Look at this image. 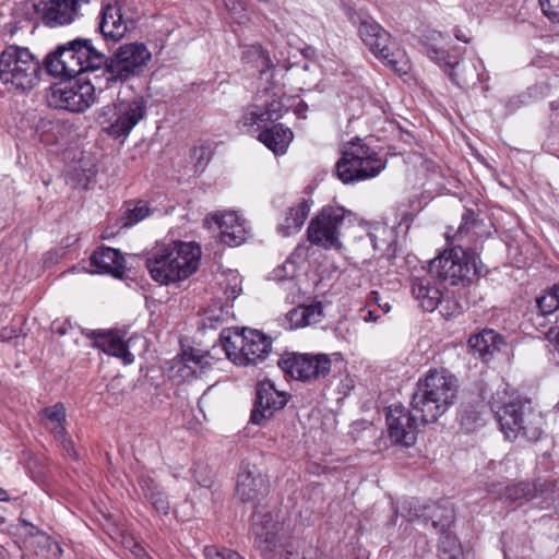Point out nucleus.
<instances>
[{
    "mask_svg": "<svg viewBox=\"0 0 559 559\" xmlns=\"http://www.w3.org/2000/svg\"><path fill=\"white\" fill-rule=\"evenodd\" d=\"M269 492L266 477L255 465L242 464L237 477L236 493L242 502H259Z\"/></svg>",
    "mask_w": 559,
    "mask_h": 559,
    "instance_id": "obj_18",
    "label": "nucleus"
},
{
    "mask_svg": "<svg viewBox=\"0 0 559 559\" xmlns=\"http://www.w3.org/2000/svg\"><path fill=\"white\" fill-rule=\"evenodd\" d=\"M537 307L542 316L551 314L559 309V300L547 293L537 299Z\"/></svg>",
    "mask_w": 559,
    "mask_h": 559,
    "instance_id": "obj_45",
    "label": "nucleus"
},
{
    "mask_svg": "<svg viewBox=\"0 0 559 559\" xmlns=\"http://www.w3.org/2000/svg\"><path fill=\"white\" fill-rule=\"evenodd\" d=\"M311 203L308 200H301L290 206L284 214L282 222L277 226V231L288 237L297 234L305 224L309 215Z\"/></svg>",
    "mask_w": 559,
    "mask_h": 559,
    "instance_id": "obj_28",
    "label": "nucleus"
},
{
    "mask_svg": "<svg viewBox=\"0 0 559 559\" xmlns=\"http://www.w3.org/2000/svg\"><path fill=\"white\" fill-rule=\"evenodd\" d=\"M209 151L204 146L194 147L192 150V158L197 159L198 164H201V162L205 158H207Z\"/></svg>",
    "mask_w": 559,
    "mask_h": 559,
    "instance_id": "obj_52",
    "label": "nucleus"
},
{
    "mask_svg": "<svg viewBox=\"0 0 559 559\" xmlns=\"http://www.w3.org/2000/svg\"><path fill=\"white\" fill-rule=\"evenodd\" d=\"M97 273L111 274L121 277L124 272V259L119 250L110 247L98 248L90 258Z\"/></svg>",
    "mask_w": 559,
    "mask_h": 559,
    "instance_id": "obj_26",
    "label": "nucleus"
},
{
    "mask_svg": "<svg viewBox=\"0 0 559 559\" xmlns=\"http://www.w3.org/2000/svg\"><path fill=\"white\" fill-rule=\"evenodd\" d=\"M264 49L260 45H251L247 47L242 52V60L243 62L248 64H253V62L257 60L259 56H261V52Z\"/></svg>",
    "mask_w": 559,
    "mask_h": 559,
    "instance_id": "obj_48",
    "label": "nucleus"
},
{
    "mask_svg": "<svg viewBox=\"0 0 559 559\" xmlns=\"http://www.w3.org/2000/svg\"><path fill=\"white\" fill-rule=\"evenodd\" d=\"M146 102L136 96L120 99L104 106L97 116L102 130L114 139L127 138L132 129L145 118Z\"/></svg>",
    "mask_w": 559,
    "mask_h": 559,
    "instance_id": "obj_7",
    "label": "nucleus"
},
{
    "mask_svg": "<svg viewBox=\"0 0 559 559\" xmlns=\"http://www.w3.org/2000/svg\"><path fill=\"white\" fill-rule=\"evenodd\" d=\"M323 318V307L320 302L300 305L293 308L286 314L287 329L295 330L316 324Z\"/></svg>",
    "mask_w": 559,
    "mask_h": 559,
    "instance_id": "obj_29",
    "label": "nucleus"
},
{
    "mask_svg": "<svg viewBox=\"0 0 559 559\" xmlns=\"http://www.w3.org/2000/svg\"><path fill=\"white\" fill-rule=\"evenodd\" d=\"M204 222L205 224L215 223L219 228L222 242L228 246L243 243L250 234L247 221L235 211L211 213Z\"/></svg>",
    "mask_w": 559,
    "mask_h": 559,
    "instance_id": "obj_17",
    "label": "nucleus"
},
{
    "mask_svg": "<svg viewBox=\"0 0 559 559\" xmlns=\"http://www.w3.org/2000/svg\"><path fill=\"white\" fill-rule=\"evenodd\" d=\"M19 532L23 537L25 548L29 549L35 555L48 559L58 558L61 555L62 548L60 545L26 520L20 521Z\"/></svg>",
    "mask_w": 559,
    "mask_h": 559,
    "instance_id": "obj_20",
    "label": "nucleus"
},
{
    "mask_svg": "<svg viewBox=\"0 0 559 559\" xmlns=\"http://www.w3.org/2000/svg\"><path fill=\"white\" fill-rule=\"evenodd\" d=\"M241 280L236 273H230L224 286V294L226 296L227 302L229 300H235L241 294Z\"/></svg>",
    "mask_w": 559,
    "mask_h": 559,
    "instance_id": "obj_44",
    "label": "nucleus"
},
{
    "mask_svg": "<svg viewBox=\"0 0 559 559\" xmlns=\"http://www.w3.org/2000/svg\"><path fill=\"white\" fill-rule=\"evenodd\" d=\"M231 306L221 300L213 301L203 312V325L210 329H216L224 323L230 316Z\"/></svg>",
    "mask_w": 559,
    "mask_h": 559,
    "instance_id": "obj_34",
    "label": "nucleus"
},
{
    "mask_svg": "<svg viewBox=\"0 0 559 559\" xmlns=\"http://www.w3.org/2000/svg\"><path fill=\"white\" fill-rule=\"evenodd\" d=\"M201 248L193 242L156 246L146 259V267L155 282L163 285L188 278L199 267Z\"/></svg>",
    "mask_w": 559,
    "mask_h": 559,
    "instance_id": "obj_2",
    "label": "nucleus"
},
{
    "mask_svg": "<svg viewBox=\"0 0 559 559\" xmlns=\"http://www.w3.org/2000/svg\"><path fill=\"white\" fill-rule=\"evenodd\" d=\"M345 221L343 207H324L308 226V240L324 249H340V236Z\"/></svg>",
    "mask_w": 559,
    "mask_h": 559,
    "instance_id": "obj_13",
    "label": "nucleus"
},
{
    "mask_svg": "<svg viewBox=\"0 0 559 559\" xmlns=\"http://www.w3.org/2000/svg\"><path fill=\"white\" fill-rule=\"evenodd\" d=\"M44 426L55 438H62L66 435V407L62 403H56L41 412Z\"/></svg>",
    "mask_w": 559,
    "mask_h": 559,
    "instance_id": "obj_32",
    "label": "nucleus"
},
{
    "mask_svg": "<svg viewBox=\"0 0 559 559\" xmlns=\"http://www.w3.org/2000/svg\"><path fill=\"white\" fill-rule=\"evenodd\" d=\"M277 107L278 104L272 103L264 112H247L242 116L241 123L246 127H261L262 124H265L267 121H272L280 117V115L277 114Z\"/></svg>",
    "mask_w": 559,
    "mask_h": 559,
    "instance_id": "obj_37",
    "label": "nucleus"
},
{
    "mask_svg": "<svg viewBox=\"0 0 559 559\" xmlns=\"http://www.w3.org/2000/svg\"><path fill=\"white\" fill-rule=\"evenodd\" d=\"M152 55L144 44L132 43L120 46L110 57H107L106 64L95 76L98 90L111 87L114 84L126 82L139 75Z\"/></svg>",
    "mask_w": 559,
    "mask_h": 559,
    "instance_id": "obj_6",
    "label": "nucleus"
},
{
    "mask_svg": "<svg viewBox=\"0 0 559 559\" xmlns=\"http://www.w3.org/2000/svg\"><path fill=\"white\" fill-rule=\"evenodd\" d=\"M369 237L377 251L385 252L391 247L392 231L386 227L377 228Z\"/></svg>",
    "mask_w": 559,
    "mask_h": 559,
    "instance_id": "obj_42",
    "label": "nucleus"
},
{
    "mask_svg": "<svg viewBox=\"0 0 559 559\" xmlns=\"http://www.w3.org/2000/svg\"><path fill=\"white\" fill-rule=\"evenodd\" d=\"M442 298L441 292L436 287L421 286V310L432 312Z\"/></svg>",
    "mask_w": 559,
    "mask_h": 559,
    "instance_id": "obj_41",
    "label": "nucleus"
},
{
    "mask_svg": "<svg viewBox=\"0 0 559 559\" xmlns=\"http://www.w3.org/2000/svg\"><path fill=\"white\" fill-rule=\"evenodd\" d=\"M63 130V126L59 120H40L38 126V135L40 142L45 144H55L59 142V135Z\"/></svg>",
    "mask_w": 559,
    "mask_h": 559,
    "instance_id": "obj_38",
    "label": "nucleus"
},
{
    "mask_svg": "<svg viewBox=\"0 0 559 559\" xmlns=\"http://www.w3.org/2000/svg\"><path fill=\"white\" fill-rule=\"evenodd\" d=\"M384 168L385 160L360 138L344 144L335 165L337 178L346 185L374 178Z\"/></svg>",
    "mask_w": 559,
    "mask_h": 559,
    "instance_id": "obj_4",
    "label": "nucleus"
},
{
    "mask_svg": "<svg viewBox=\"0 0 559 559\" xmlns=\"http://www.w3.org/2000/svg\"><path fill=\"white\" fill-rule=\"evenodd\" d=\"M138 483L142 493L154 509L160 514H168L170 509L169 501L154 479L147 475H141Z\"/></svg>",
    "mask_w": 559,
    "mask_h": 559,
    "instance_id": "obj_31",
    "label": "nucleus"
},
{
    "mask_svg": "<svg viewBox=\"0 0 559 559\" xmlns=\"http://www.w3.org/2000/svg\"><path fill=\"white\" fill-rule=\"evenodd\" d=\"M429 272L437 277L456 285L479 274L475 257L469 254L461 245L443 251L429 262Z\"/></svg>",
    "mask_w": 559,
    "mask_h": 559,
    "instance_id": "obj_11",
    "label": "nucleus"
},
{
    "mask_svg": "<svg viewBox=\"0 0 559 559\" xmlns=\"http://www.w3.org/2000/svg\"><path fill=\"white\" fill-rule=\"evenodd\" d=\"M150 214L151 210L145 202L129 203L120 218L121 227L129 228L146 218Z\"/></svg>",
    "mask_w": 559,
    "mask_h": 559,
    "instance_id": "obj_36",
    "label": "nucleus"
},
{
    "mask_svg": "<svg viewBox=\"0 0 559 559\" xmlns=\"http://www.w3.org/2000/svg\"><path fill=\"white\" fill-rule=\"evenodd\" d=\"M358 32L364 44L377 58L386 61L396 71L406 73V70L397 68L391 35L376 20L370 16L361 17Z\"/></svg>",
    "mask_w": 559,
    "mask_h": 559,
    "instance_id": "obj_15",
    "label": "nucleus"
},
{
    "mask_svg": "<svg viewBox=\"0 0 559 559\" xmlns=\"http://www.w3.org/2000/svg\"><path fill=\"white\" fill-rule=\"evenodd\" d=\"M258 139L275 155H283L293 141L294 133L289 128L278 123L261 131Z\"/></svg>",
    "mask_w": 559,
    "mask_h": 559,
    "instance_id": "obj_30",
    "label": "nucleus"
},
{
    "mask_svg": "<svg viewBox=\"0 0 559 559\" xmlns=\"http://www.w3.org/2000/svg\"><path fill=\"white\" fill-rule=\"evenodd\" d=\"M98 88L94 78H80L76 82L57 84L51 88L49 104L72 112H82L95 102Z\"/></svg>",
    "mask_w": 559,
    "mask_h": 559,
    "instance_id": "obj_12",
    "label": "nucleus"
},
{
    "mask_svg": "<svg viewBox=\"0 0 559 559\" xmlns=\"http://www.w3.org/2000/svg\"><path fill=\"white\" fill-rule=\"evenodd\" d=\"M91 336L95 345L104 353L121 358L126 365L133 362L134 356L129 352L128 344L118 332L93 331Z\"/></svg>",
    "mask_w": 559,
    "mask_h": 559,
    "instance_id": "obj_25",
    "label": "nucleus"
},
{
    "mask_svg": "<svg viewBox=\"0 0 559 559\" xmlns=\"http://www.w3.org/2000/svg\"><path fill=\"white\" fill-rule=\"evenodd\" d=\"M460 423L465 431L473 432L484 426L485 419L479 411L474 407H466L460 414Z\"/></svg>",
    "mask_w": 559,
    "mask_h": 559,
    "instance_id": "obj_39",
    "label": "nucleus"
},
{
    "mask_svg": "<svg viewBox=\"0 0 559 559\" xmlns=\"http://www.w3.org/2000/svg\"><path fill=\"white\" fill-rule=\"evenodd\" d=\"M496 396L491 401L500 430L504 438L514 441L522 437L527 441H537L543 435L544 418L528 403L520 400H510L501 405Z\"/></svg>",
    "mask_w": 559,
    "mask_h": 559,
    "instance_id": "obj_3",
    "label": "nucleus"
},
{
    "mask_svg": "<svg viewBox=\"0 0 559 559\" xmlns=\"http://www.w3.org/2000/svg\"><path fill=\"white\" fill-rule=\"evenodd\" d=\"M203 554L205 559H243L237 551L217 546H206Z\"/></svg>",
    "mask_w": 559,
    "mask_h": 559,
    "instance_id": "obj_43",
    "label": "nucleus"
},
{
    "mask_svg": "<svg viewBox=\"0 0 559 559\" xmlns=\"http://www.w3.org/2000/svg\"><path fill=\"white\" fill-rule=\"evenodd\" d=\"M106 61L107 56L95 49L91 39L78 38L48 53L44 64L52 76L73 79L86 75L95 79Z\"/></svg>",
    "mask_w": 559,
    "mask_h": 559,
    "instance_id": "obj_1",
    "label": "nucleus"
},
{
    "mask_svg": "<svg viewBox=\"0 0 559 559\" xmlns=\"http://www.w3.org/2000/svg\"><path fill=\"white\" fill-rule=\"evenodd\" d=\"M307 108V105L306 104H300L297 108V112L299 114L300 110H304Z\"/></svg>",
    "mask_w": 559,
    "mask_h": 559,
    "instance_id": "obj_59",
    "label": "nucleus"
},
{
    "mask_svg": "<svg viewBox=\"0 0 559 559\" xmlns=\"http://www.w3.org/2000/svg\"><path fill=\"white\" fill-rule=\"evenodd\" d=\"M468 229H469V224L467 222H465L464 224H461L457 228V231H456L454 238H456L457 240H463V238L467 234Z\"/></svg>",
    "mask_w": 559,
    "mask_h": 559,
    "instance_id": "obj_54",
    "label": "nucleus"
},
{
    "mask_svg": "<svg viewBox=\"0 0 559 559\" xmlns=\"http://www.w3.org/2000/svg\"><path fill=\"white\" fill-rule=\"evenodd\" d=\"M10 497L8 492L0 487V501H9Z\"/></svg>",
    "mask_w": 559,
    "mask_h": 559,
    "instance_id": "obj_56",
    "label": "nucleus"
},
{
    "mask_svg": "<svg viewBox=\"0 0 559 559\" xmlns=\"http://www.w3.org/2000/svg\"><path fill=\"white\" fill-rule=\"evenodd\" d=\"M439 534L438 548L441 559H464L462 545L450 530Z\"/></svg>",
    "mask_w": 559,
    "mask_h": 559,
    "instance_id": "obj_35",
    "label": "nucleus"
},
{
    "mask_svg": "<svg viewBox=\"0 0 559 559\" xmlns=\"http://www.w3.org/2000/svg\"><path fill=\"white\" fill-rule=\"evenodd\" d=\"M370 300L374 301L385 313L391 310V305L388 301L382 302L378 292L370 293Z\"/></svg>",
    "mask_w": 559,
    "mask_h": 559,
    "instance_id": "obj_53",
    "label": "nucleus"
},
{
    "mask_svg": "<svg viewBox=\"0 0 559 559\" xmlns=\"http://www.w3.org/2000/svg\"><path fill=\"white\" fill-rule=\"evenodd\" d=\"M425 51L428 58L437 63L450 79L460 84V78L454 69L460 64L459 58L445 49L447 38L437 31L430 32L426 36Z\"/></svg>",
    "mask_w": 559,
    "mask_h": 559,
    "instance_id": "obj_21",
    "label": "nucleus"
},
{
    "mask_svg": "<svg viewBox=\"0 0 559 559\" xmlns=\"http://www.w3.org/2000/svg\"><path fill=\"white\" fill-rule=\"evenodd\" d=\"M1 336H2L3 338H10V337H11V335H9V334L7 333V329H4V330L2 331Z\"/></svg>",
    "mask_w": 559,
    "mask_h": 559,
    "instance_id": "obj_61",
    "label": "nucleus"
},
{
    "mask_svg": "<svg viewBox=\"0 0 559 559\" xmlns=\"http://www.w3.org/2000/svg\"><path fill=\"white\" fill-rule=\"evenodd\" d=\"M288 402V395L278 391L271 381H262L257 384L255 400L251 411L250 421L264 426L275 414L283 409Z\"/></svg>",
    "mask_w": 559,
    "mask_h": 559,
    "instance_id": "obj_16",
    "label": "nucleus"
},
{
    "mask_svg": "<svg viewBox=\"0 0 559 559\" xmlns=\"http://www.w3.org/2000/svg\"><path fill=\"white\" fill-rule=\"evenodd\" d=\"M548 293H550L554 297H557L559 300V284L555 285Z\"/></svg>",
    "mask_w": 559,
    "mask_h": 559,
    "instance_id": "obj_57",
    "label": "nucleus"
},
{
    "mask_svg": "<svg viewBox=\"0 0 559 559\" xmlns=\"http://www.w3.org/2000/svg\"><path fill=\"white\" fill-rule=\"evenodd\" d=\"M331 359L325 354H287L278 360L282 371L304 382L317 381L331 372Z\"/></svg>",
    "mask_w": 559,
    "mask_h": 559,
    "instance_id": "obj_14",
    "label": "nucleus"
},
{
    "mask_svg": "<svg viewBox=\"0 0 559 559\" xmlns=\"http://www.w3.org/2000/svg\"><path fill=\"white\" fill-rule=\"evenodd\" d=\"M400 222L399 227L402 229L404 227V230L407 231L409 229L411 223L414 221V214L407 212L406 210H400L399 211Z\"/></svg>",
    "mask_w": 559,
    "mask_h": 559,
    "instance_id": "obj_50",
    "label": "nucleus"
},
{
    "mask_svg": "<svg viewBox=\"0 0 559 559\" xmlns=\"http://www.w3.org/2000/svg\"><path fill=\"white\" fill-rule=\"evenodd\" d=\"M456 379L445 369H435L425 378L421 399V423L436 421L453 403L456 396Z\"/></svg>",
    "mask_w": 559,
    "mask_h": 559,
    "instance_id": "obj_8",
    "label": "nucleus"
},
{
    "mask_svg": "<svg viewBox=\"0 0 559 559\" xmlns=\"http://www.w3.org/2000/svg\"><path fill=\"white\" fill-rule=\"evenodd\" d=\"M182 355L194 371V378L204 376L213 367L214 358L209 352L203 353L200 349L190 348L188 352H183Z\"/></svg>",
    "mask_w": 559,
    "mask_h": 559,
    "instance_id": "obj_33",
    "label": "nucleus"
},
{
    "mask_svg": "<svg viewBox=\"0 0 559 559\" xmlns=\"http://www.w3.org/2000/svg\"><path fill=\"white\" fill-rule=\"evenodd\" d=\"M193 370L186 361L183 355L180 357H177L173 360L171 367H170V378L177 382H185L189 381L191 379H194L193 377Z\"/></svg>",
    "mask_w": 559,
    "mask_h": 559,
    "instance_id": "obj_40",
    "label": "nucleus"
},
{
    "mask_svg": "<svg viewBox=\"0 0 559 559\" xmlns=\"http://www.w3.org/2000/svg\"><path fill=\"white\" fill-rule=\"evenodd\" d=\"M467 343L473 355L485 362H488L495 353L500 352L506 345L503 337L491 329H484L472 335Z\"/></svg>",
    "mask_w": 559,
    "mask_h": 559,
    "instance_id": "obj_24",
    "label": "nucleus"
},
{
    "mask_svg": "<svg viewBox=\"0 0 559 559\" xmlns=\"http://www.w3.org/2000/svg\"><path fill=\"white\" fill-rule=\"evenodd\" d=\"M530 492V485L525 483H520L515 485H510L504 488L503 498L510 501H515L523 497H526Z\"/></svg>",
    "mask_w": 559,
    "mask_h": 559,
    "instance_id": "obj_46",
    "label": "nucleus"
},
{
    "mask_svg": "<svg viewBox=\"0 0 559 559\" xmlns=\"http://www.w3.org/2000/svg\"><path fill=\"white\" fill-rule=\"evenodd\" d=\"M466 3L469 1V0H464Z\"/></svg>",
    "mask_w": 559,
    "mask_h": 559,
    "instance_id": "obj_63",
    "label": "nucleus"
},
{
    "mask_svg": "<svg viewBox=\"0 0 559 559\" xmlns=\"http://www.w3.org/2000/svg\"><path fill=\"white\" fill-rule=\"evenodd\" d=\"M252 531L254 546L264 559H305L285 544L283 524L272 513H255Z\"/></svg>",
    "mask_w": 559,
    "mask_h": 559,
    "instance_id": "obj_9",
    "label": "nucleus"
},
{
    "mask_svg": "<svg viewBox=\"0 0 559 559\" xmlns=\"http://www.w3.org/2000/svg\"><path fill=\"white\" fill-rule=\"evenodd\" d=\"M41 62L28 48L10 46L0 55V80L20 93L33 90L40 80Z\"/></svg>",
    "mask_w": 559,
    "mask_h": 559,
    "instance_id": "obj_5",
    "label": "nucleus"
},
{
    "mask_svg": "<svg viewBox=\"0 0 559 559\" xmlns=\"http://www.w3.org/2000/svg\"><path fill=\"white\" fill-rule=\"evenodd\" d=\"M88 3L90 0H50L44 9V22L50 27L70 24Z\"/></svg>",
    "mask_w": 559,
    "mask_h": 559,
    "instance_id": "obj_23",
    "label": "nucleus"
},
{
    "mask_svg": "<svg viewBox=\"0 0 559 559\" xmlns=\"http://www.w3.org/2000/svg\"><path fill=\"white\" fill-rule=\"evenodd\" d=\"M99 31L106 39L118 41L134 28V21L126 17L118 3H108L100 12Z\"/></svg>",
    "mask_w": 559,
    "mask_h": 559,
    "instance_id": "obj_22",
    "label": "nucleus"
},
{
    "mask_svg": "<svg viewBox=\"0 0 559 559\" xmlns=\"http://www.w3.org/2000/svg\"><path fill=\"white\" fill-rule=\"evenodd\" d=\"M539 4L549 20L559 23V0H539Z\"/></svg>",
    "mask_w": 559,
    "mask_h": 559,
    "instance_id": "obj_47",
    "label": "nucleus"
},
{
    "mask_svg": "<svg viewBox=\"0 0 559 559\" xmlns=\"http://www.w3.org/2000/svg\"><path fill=\"white\" fill-rule=\"evenodd\" d=\"M378 318L373 314L372 311L368 312V317L366 318V321H376Z\"/></svg>",
    "mask_w": 559,
    "mask_h": 559,
    "instance_id": "obj_58",
    "label": "nucleus"
},
{
    "mask_svg": "<svg viewBox=\"0 0 559 559\" xmlns=\"http://www.w3.org/2000/svg\"><path fill=\"white\" fill-rule=\"evenodd\" d=\"M56 439L61 442V444L63 445V449L68 453V455L73 456V457L76 456V452L73 448V442L69 438H67V433L63 435L62 438H56Z\"/></svg>",
    "mask_w": 559,
    "mask_h": 559,
    "instance_id": "obj_51",
    "label": "nucleus"
},
{
    "mask_svg": "<svg viewBox=\"0 0 559 559\" xmlns=\"http://www.w3.org/2000/svg\"><path fill=\"white\" fill-rule=\"evenodd\" d=\"M272 348V340L258 330L243 329L240 333L223 336V349L229 360L239 366L257 365Z\"/></svg>",
    "mask_w": 559,
    "mask_h": 559,
    "instance_id": "obj_10",
    "label": "nucleus"
},
{
    "mask_svg": "<svg viewBox=\"0 0 559 559\" xmlns=\"http://www.w3.org/2000/svg\"><path fill=\"white\" fill-rule=\"evenodd\" d=\"M425 166L426 170L427 171H431V173H436L438 166L432 163V162H428V160H425L424 163H421V168Z\"/></svg>",
    "mask_w": 559,
    "mask_h": 559,
    "instance_id": "obj_55",
    "label": "nucleus"
},
{
    "mask_svg": "<svg viewBox=\"0 0 559 559\" xmlns=\"http://www.w3.org/2000/svg\"><path fill=\"white\" fill-rule=\"evenodd\" d=\"M389 437L395 443L411 447L417 440L416 418L402 406L390 407L386 415Z\"/></svg>",
    "mask_w": 559,
    "mask_h": 559,
    "instance_id": "obj_19",
    "label": "nucleus"
},
{
    "mask_svg": "<svg viewBox=\"0 0 559 559\" xmlns=\"http://www.w3.org/2000/svg\"><path fill=\"white\" fill-rule=\"evenodd\" d=\"M58 332H59L60 334H64V333H66V330H64V329H59V330H58Z\"/></svg>",
    "mask_w": 559,
    "mask_h": 559,
    "instance_id": "obj_62",
    "label": "nucleus"
},
{
    "mask_svg": "<svg viewBox=\"0 0 559 559\" xmlns=\"http://www.w3.org/2000/svg\"><path fill=\"white\" fill-rule=\"evenodd\" d=\"M260 73H265L272 67V61L265 50L261 52V56L252 64Z\"/></svg>",
    "mask_w": 559,
    "mask_h": 559,
    "instance_id": "obj_49",
    "label": "nucleus"
},
{
    "mask_svg": "<svg viewBox=\"0 0 559 559\" xmlns=\"http://www.w3.org/2000/svg\"><path fill=\"white\" fill-rule=\"evenodd\" d=\"M421 519L426 524L430 522L431 527L435 528L437 533H444L445 530H450L454 523L455 512L449 500H442L430 506H425Z\"/></svg>",
    "mask_w": 559,
    "mask_h": 559,
    "instance_id": "obj_27",
    "label": "nucleus"
},
{
    "mask_svg": "<svg viewBox=\"0 0 559 559\" xmlns=\"http://www.w3.org/2000/svg\"><path fill=\"white\" fill-rule=\"evenodd\" d=\"M307 108V105L306 104H300L297 108V112L299 114L300 110H304Z\"/></svg>",
    "mask_w": 559,
    "mask_h": 559,
    "instance_id": "obj_60",
    "label": "nucleus"
}]
</instances>
